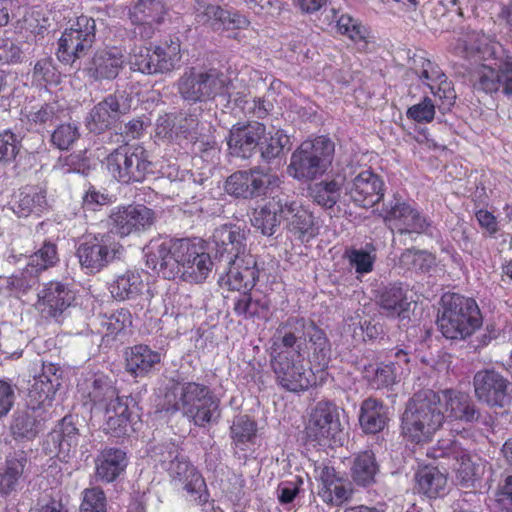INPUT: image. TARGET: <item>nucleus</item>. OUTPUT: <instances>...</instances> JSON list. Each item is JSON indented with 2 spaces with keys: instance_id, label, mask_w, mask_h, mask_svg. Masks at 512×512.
I'll use <instances>...</instances> for the list:
<instances>
[{
  "instance_id": "1",
  "label": "nucleus",
  "mask_w": 512,
  "mask_h": 512,
  "mask_svg": "<svg viewBox=\"0 0 512 512\" xmlns=\"http://www.w3.org/2000/svg\"><path fill=\"white\" fill-rule=\"evenodd\" d=\"M307 343L311 364L323 371L331 360V345L314 322L291 317L278 326L272 337L271 367L277 383L287 391L307 390L316 381L312 368L304 362L303 346Z\"/></svg>"
},
{
  "instance_id": "2",
  "label": "nucleus",
  "mask_w": 512,
  "mask_h": 512,
  "mask_svg": "<svg viewBox=\"0 0 512 512\" xmlns=\"http://www.w3.org/2000/svg\"><path fill=\"white\" fill-rule=\"evenodd\" d=\"M164 277L176 274L190 283H202L212 271L213 262L204 245L187 239L165 240L157 245L147 260Z\"/></svg>"
},
{
  "instance_id": "3",
  "label": "nucleus",
  "mask_w": 512,
  "mask_h": 512,
  "mask_svg": "<svg viewBox=\"0 0 512 512\" xmlns=\"http://www.w3.org/2000/svg\"><path fill=\"white\" fill-rule=\"evenodd\" d=\"M219 403L208 386L196 382H175L164 395L166 411H181L199 427H205L220 417Z\"/></svg>"
},
{
  "instance_id": "4",
  "label": "nucleus",
  "mask_w": 512,
  "mask_h": 512,
  "mask_svg": "<svg viewBox=\"0 0 512 512\" xmlns=\"http://www.w3.org/2000/svg\"><path fill=\"white\" fill-rule=\"evenodd\" d=\"M444 405L441 397L433 390H421L408 401L402 416V432L405 437L415 443H424L444 423Z\"/></svg>"
},
{
  "instance_id": "5",
  "label": "nucleus",
  "mask_w": 512,
  "mask_h": 512,
  "mask_svg": "<svg viewBox=\"0 0 512 512\" xmlns=\"http://www.w3.org/2000/svg\"><path fill=\"white\" fill-rule=\"evenodd\" d=\"M442 305L437 323L447 339H465L482 325L481 313L474 299L446 294L442 297Z\"/></svg>"
},
{
  "instance_id": "6",
  "label": "nucleus",
  "mask_w": 512,
  "mask_h": 512,
  "mask_svg": "<svg viewBox=\"0 0 512 512\" xmlns=\"http://www.w3.org/2000/svg\"><path fill=\"white\" fill-rule=\"evenodd\" d=\"M335 145L325 136L306 140L293 152L289 174L298 180H313L324 174L332 164Z\"/></svg>"
},
{
  "instance_id": "7",
  "label": "nucleus",
  "mask_w": 512,
  "mask_h": 512,
  "mask_svg": "<svg viewBox=\"0 0 512 512\" xmlns=\"http://www.w3.org/2000/svg\"><path fill=\"white\" fill-rule=\"evenodd\" d=\"M148 152L142 146L123 145L107 157V169L123 183L140 182L150 170Z\"/></svg>"
},
{
  "instance_id": "8",
  "label": "nucleus",
  "mask_w": 512,
  "mask_h": 512,
  "mask_svg": "<svg viewBox=\"0 0 512 512\" xmlns=\"http://www.w3.org/2000/svg\"><path fill=\"white\" fill-rule=\"evenodd\" d=\"M227 85V78L217 70L200 71L190 68L177 81V90L184 101L197 103L214 98Z\"/></svg>"
},
{
  "instance_id": "9",
  "label": "nucleus",
  "mask_w": 512,
  "mask_h": 512,
  "mask_svg": "<svg viewBox=\"0 0 512 512\" xmlns=\"http://www.w3.org/2000/svg\"><path fill=\"white\" fill-rule=\"evenodd\" d=\"M181 59L180 44L171 41L157 46L152 51L144 46H136L130 53V66L134 71L153 75L172 71Z\"/></svg>"
},
{
  "instance_id": "10",
  "label": "nucleus",
  "mask_w": 512,
  "mask_h": 512,
  "mask_svg": "<svg viewBox=\"0 0 512 512\" xmlns=\"http://www.w3.org/2000/svg\"><path fill=\"white\" fill-rule=\"evenodd\" d=\"M96 24L91 17L81 15L59 39L58 59L73 64L87 54L95 41Z\"/></svg>"
},
{
  "instance_id": "11",
  "label": "nucleus",
  "mask_w": 512,
  "mask_h": 512,
  "mask_svg": "<svg viewBox=\"0 0 512 512\" xmlns=\"http://www.w3.org/2000/svg\"><path fill=\"white\" fill-rule=\"evenodd\" d=\"M381 216L389 229L401 236L419 235L429 227L427 218L420 211L396 196L383 204Z\"/></svg>"
},
{
  "instance_id": "12",
  "label": "nucleus",
  "mask_w": 512,
  "mask_h": 512,
  "mask_svg": "<svg viewBox=\"0 0 512 512\" xmlns=\"http://www.w3.org/2000/svg\"><path fill=\"white\" fill-rule=\"evenodd\" d=\"M122 245L110 234L86 239L77 248V257L82 268L97 273L122 253Z\"/></svg>"
},
{
  "instance_id": "13",
  "label": "nucleus",
  "mask_w": 512,
  "mask_h": 512,
  "mask_svg": "<svg viewBox=\"0 0 512 512\" xmlns=\"http://www.w3.org/2000/svg\"><path fill=\"white\" fill-rule=\"evenodd\" d=\"M60 378L61 371L56 364L43 362L40 372L33 375V383L28 392V408L47 412L61 385Z\"/></svg>"
},
{
  "instance_id": "14",
  "label": "nucleus",
  "mask_w": 512,
  "mask_h": 512,
  "mask_svg": "<svg viewBox=\"0 0 512 512\" xmlns=\"http://www.w3.org/2000/svg\"><path fill=\"white\" fill-rule=\"evenodd\" d=\"M278 176L254 169L237 171L230 175L225 182V191L237 198H255L265 193L269 186H278Z\"/></svg>"
},
{
  "instance_id": "15",
  "label": "nucleus",
  "mask_w": 512,
  "mask_h": 512,
  "mask_svg": "<svg viewBox=\"0 0 512 512\" xmlns=\"http://www.w3.org/2000/svg\"><path fill=\"white\" fill-rule=\"evenodd\" d=\"M452 455L458 466L456 468L457 479L465 487L473 486L484 473L485 465L482 458L470 451L463 449L458 441H453L450 447L441 449L439 453L433 452L432 456L445 457Z\"/></svg>"
},
{
  "instance_id": "16",
  "label": "nucleus",
  "mask_w": 512,
  "mask_h": 512,
  "mask_svg": "<svg viewBox=\"0 0 512 512\" xmlns=\"http://www.w3.org/2000/svg\"><path fill=\"white\" fill-rule=\"evenodd\" d=\"M132 98L122 92L107 96L99 102L90 112V129L103 131L116 123L131 109Z\"/></svg>"
},
{
  "instance_id": "17",
  "label": "nucleus",
  "mask_w": 512,
  "mask_h": 512,
  "mask_svg": "<svg viewBox=\"0 0 512 512\" xmlns=\"http://www.w3.org/2000/svg\"><path fill=\"white\" fill-rule=\"evenodd\" d=\"M154 220V212L144 205L119 207L109 217L110 226L122 237L150 228Z\"/></svg>"
},
{
  "instance_id": "18",
  "label": "nucleus",
  "mask_w": 512,
  "mask_h": 512,
  "mask_svg": "<svg viewBox=\"0 0 512 512\" xmlns=\"http://www.w3.org/2000/svg\"><path fill=\"white\" fill-rule=\"evenodd\" d=\"M159 461L169 472V475L184 484V489L188 493H199L204 488V480L196 469L184 458L179 457L177 446L171 443L168 451L162 453Z\"/></svg>"
},
{
  "instance_id": "19",
  "label": "nucleus",
  "mask_w": 512,
  "mask_h": 512,
  "mask_svg": "<svg viewBox=\"0 0 512 512\" xmlns=\"http://www.w3.org/2000/svg\"><path fill=\"white\" fill-rule=\"evenodd\" d=\"M265 132V126L257 121L233 125L227 138L230 153L241 158H250L259 147Z\"/></svg>"
},
{
  "instance_id": "20",
  "label": "nucleus",
  "mask_w": 512,
  "mask_h": 512,
  "mask_svg": "<svg viewBox=\"0 0 512 512\" xmlns=\"http://www.w3.org/2000/svg\"><path fill=\"white\" fill-rule=\"evenodd\" d=\"M213 243L219 263L231 262L233 259L248 255L245 230L237 225L225 224L216 228Z\"/></svg>"
},
{
  "instance_id": "21",
  "label": "nucleus",
  "mask_w": 512,
  "mask_h": 512,
  "mask_svg": "<svg viewBox=\"0 0 512 512\" xmlns=\"http://www.w3.org/2000/svg\"><path fill=\"white\" fill-rule=\"evenodd\" d=\"M306 431L319 442L334 439L341 431L337 407L329 402H319L310 414Z\"/></svg>"
},
{
  "instance_id": "22",
  "label": "nucleus",
  "mask_w": 512,
  "mask_h": 512,
  "mask_svg": "<svg viewBox=\"0 0 512 512\" xmlns=\"http://www.w3.org/2000/svg\"><path fill=\"white\" fill-rule=\"evenodd\" d=\"M383 185L377 174L364 170L346 184V194L358 206L368 208L383 197Z\"/></svg>"
},
{
  "instance_id": "23",
  "label": "nucleus",
  "mask_w": 512,
  "mask_h": 512,
  "mask_svg": "<svg viewBox=\"0 0 512 512\" xmlns=\"http://www.w3.org/2000/svg\"><path fill=\"white\" fill-rule=\"evenodd\" d=\"M479 401L492 407H503L507 399V380L494 370L478 371L473 379Z\"/></svg>"
},
{
  "instance_id": "24",
  "label": "nucleus",
  "mask_w": 512,
  "mask_h": 512,
  "mask_svg": "<svg viewBox=\"0 0 512 512\" xmlns=\"http://www.w3.org/2000/svg\"><path fill=\"white\" fill-rule=\"evenodd\" d=\"M228 266V271L220 279L222 285L232 291H251L258 279L256 260L252 255L233 259L231 262H223Z\"/></svg>"
},
{
  "instance_id": "25",
  "label": "nucleus",
  "mask_w": 512,
  "mask_h": 512,
  "mask_svg": "<svg viewBox=\"0 0 512 512\" xmlns=\"http://www.w3.org/2000/svg\"><path fill=\"white\" fill-rule=\"evenodd\" d=\"M37 297L36 308L42 314L54 319H58L74 300L68 287L59 281L44 284Z\"/></svg>"
},
{
  "instance_id": "26",
  "label": "nucleus",
  "mask_w": 512,
  "mask_h": 512,
  "mask_svg": "<svg viewBox=\"0 0 512 512\" xmlns=\"http://www.w3.org/2000/svg\"><path fill=\"white\" fill-rule=\"evenodd\" d=\"M125 64V55L118 47L96 51L88 67V75L96 81L115 79Z\"/></svg>"
},
{
  "instance_id": "27",
  "label": "nucleus",
  "mask_w": 512,
  "mask_h": 512,
  "mask_svg": "<svg viewBox=\"0 0 512 512\" xmlns=\"http://www.w3.org/2000/svg\"><path fill=\"white\" fill-rule=\"evenodd\" d=\"M473 86L485 93H493L501 87L503 93L512 95V64L507 63L501 69H494L489 65H481L472 73Z\"/></svg>"
},
{
  "instance_id": "28",
  "label": "nucleus",
  "mask_w": 512,
  "mask_h": 512,
  "mask_svg": "<svg viewBox=\"0 0 512 512\" xmlns=\"http://www.w3.org/2000/svg\"><path fill=\"white\" fill-rule=\"evenodd\" d=\"M319 481L318 495L323 502L332 506H340L352 498L351 484L339 476L333 467H322Z\"/></svg>"
},
{
  "instance_id": "29",
  "label": "nucleus",
  "mask_w": 512,
  "mask_h": 512,
  "mask_svg": "<svg viewBox=\"0 0 512 512\" xmlns=\"http://www.w3.org/2000/svg\"><path fill=\"white\" fill-rule=\"evenodd\" d=\"M450 48L456 54L466 58L478 56L479 59H487L493 54L489 38L469 28H460L455 33L453 41L450 42Z\"/></svg>"
},
{
  "instance_id": "30",
  "label": "nucleus",
  "mask_w": 512,
  "mask_h": 512,
  "mask_svg": "<svg viewBox=\"0 0 512 512\" xmlns=\"http://www.w3.org/2000/svg\"><path fill=\"white\" fill-rule=\"evenodd\" d=\"M280 207V217L286 222L287 229L298 237H313L316 234L314 218L311 212L296 201L283 198L277 202Z\"/></svg>"
},
{
  "instance_id": "31",
  "label": "nucleus",
  "mask_w": 512,
  "mask_h": 512,
  "mask_svg": "<svg viewBox=\"0 0 512 512\" xmlns=\"http://www.w3.org/2000/svg\"><path fill=\"white\" fill-rule=\"evenodd\" d=\"M78 429L67 418H63L59 427L53 430L44 442V449L59 459L67 461L76 452Z\"/></svg>"
},
{
  "instance_id": "32",
  "label": "nucleus",
  "mask_w": 512,
  "mask_h": 512,
  "mask_svg": "<svg viewBox=\"0 0 512 512\" xmlns=\"http://www.w3.org/2000/svg\"><path fill=\"white\" fill-rule=\"evenodd\" d=\"M167 8L163 0H138L130 11L132 22L139 26L140 35L150 38L153 34V26L162 23Z\"/></svg>"
},
{
  "instance_id": "33",
  "label": "nucleus",
  "mask_w": 512,
  "mask_h": 512,
  "mask_svg": "<svg viewBox=\"0 0 512 512\" xmlns=\"http://www.w3.org/2000/svg\"><path fill=\"white\" fill-rule=\"evenodd\" d=\"M83 395L100 408L106 409L107 404L115 403L123 398L118 395L114 381L104 374H95L81 384Z\"/></svg>"
},
{
  "instance_id": "34",
  "label": "nucleus",
  "mask_w": 512,
  "mask_h": 512,
  "mask_svg": "<svg viewBox=\"0 0 512 512\" xmlns=\"http://www.w3.org/2000/svg\"><path fill=\"white\" fill-rule=\"evenodd\" d=\"M96 478L106 483L113 482L126 468V453L121 449L106 448L95 459Z\"/></svg>"
},
{
  "instance_id": "35",
  "label": "nucleus",
  "mask_w": 512,
  "mask_h": 512,
  "mask_svg": "<svg viewBox=\"0 0 512 512\" xmlns=\"http://www.w3.org/2000/svg\"><path fill=\"white\" fill-rule=\"evenodd\" d=\"M378 304L387 316L404 319L407 317L411 302L408 301L402 285L393 283L380 290Z\"/></svg>"
},
{
  "instance_id": "36",
  "label": "nucleus",
  "mask_w": 512,
  "mask_h": 512,
  "mask_svg": "<svg viewBox=\"0 0 512 512\" xmlns=\"http://www.w3.org/2000/svg\"><path fill=\"white\" fill-rule=\"evenodd\" d=\"M442 395L448 417L465 422H473L479 418V412L468 394L447 389Z\"/></svg>"
},
{
  "instance_id": "37",
  "label": "nucleus",
  "mask_w": 512,
  "mask_h": 512,
  "mask_svg": "<svg viewBox=\"0 0 512 512\" xmlns=\"http://www.w3.org/2000/svg\"><path fill=\"white\" fill-rule=\"evenodd\" d=\"M388 420V408L382 402L374 398L362 402L359 423L365 433L375 434L382 431Z\"/></svg>"
},
{
  "instance_id": "38",
  "label": "nucleus",
  "mask_w": 512,
  "mask_h": 512,
  "mask_svg": "<svg viewBox=\"0 0 512 512\" xmlns=\"http://www.w3.org/2000/svg\"><path fill=\"white\" fill-rule=\"evenodd\" d=\"M48 207L46 191L37 187H25L15 196L12 210L19 217H27L32 213L39 214Z\"/></svg>"
},
{
  "instance_id": "39",
  "label": "nucleus",
  "mask_w": 512,
  "mask_h": 512,
  "mask_svg": "<svg viewBox=\"0 0 512 512\" xmlns=\"http://www.w3.org/2000/svg\"><path fill=\"white\" fill-rule=\"evenodd\" d=\"M161 356L147 345H135L126 352L127 370L134 376H144L160 362Z\"/></svg>"
},
{
  "instance_id": "40",
  "label": "nucleus",
  "mask_w": 512,
  "mask_h": 512,
  "mask_svg": "<svg viewBox=\"0 0 512 512\" xmlns=\"http://www.w3.org/2000/svg\"><path fill=\"white\" fill-rule=\"evenodd\" d=\"M27 457L24 452L15 453L6 460L5 466L0 471V494L8 496L16 491L27 465Z\"/></svg>"
},
{
  "instance_id": "41",
  "label": "nucleus",
  "mask_w": 512,
  "mask_h": 512,
  "mask_svg": "<svg viewBox=\"0 0 512 512\" xmlns=\"http://www.w3.org/2000/svg\"><path fill=\"white\" fill-rule=\"evenodd\" d=\"M277 202H283V198L279 196L273 197L267 204L252 212L251 223L263 235H273L282 220L280 217V207Z\"/></svg>"
},
{
  "instance_id": "42",
  "label": "nucleus",
  "mask_w": 512,
  "mask_h": 512,
  "mask_svg": "<svg viewBox=\"0 0 512 512\" xmlns=\"http://www.w3.org/2000/svg\"><path fill=\"white\" fill-rule=\"evenodd\" d=\"M345 183V177L337 175L331 180L315 183L309 188L313 201L324 208H332L340 198L341 187Z\"/></svg>"
},
{
  "instance_id": "43",
  "label": "nucleus",
  "mask_w": 512,
  "mask_h": 512,
  "mask_svg": "<svg viewBox=\"0 0 512 512\" xmlns=\"http://www.w3.org/2000/svg\"><path fill=\"white\" fill-rule=\"evenodd\" d=\"M47 412L43 410L27 411L18 414L12 424L11 430L15 437L31 439L42 428V422L47 418Z\"/></svg>"
},
{
  "instance_id": "44",
  "label": "nucleus",
  "mask_w": 512,
  "mask_h": 512,
  "mask_svg": "<svg viewBox=\"0 0 512 512\" xmlns=\"http://www.w3.org/2000/svg\"><path fill=\"white\" fill-rule=\"evenodd\" d=\"M378 470L374 453L364 451L355 457L351 467V477L357 485L367 487L375 482Z\"/></svg>"
},
{
  "instance_id": "45",
  "label": "nucleus",
  "mask_w": 512,
  "mask_h": 512,
  "mask_svg": "<svg viewBox=\"0 0 512 512\" xmlns=\"http://www.w3.org/2000/svg\"><path fill=\"white\" fill-rule=\"evenodd\" d=\"M110 292L115 299H132L139 295L143 288V281L138 272L126 271L118 275L110 284Z\"/></svg>"
},
{
  "instance_id": "46",
  "label": "nucleus",
  "mask_w": 512,
  "mask_h": 512,
  "mask_svg": "<svg viewBox=\"0 0 512 512\" xmlns=\"http://www.w3.org/2000/svg\"><path fill=\"white\" fill-rule=\"evenodd\" d=\"M104 411L106 416L105 430L116 437L125 433L130 415L127 399H116L115 403L107 404Z\"/></svg>"
},
{
  "instance_id": "47",
  "label": "nucleus",
  "mask_w": 512,
  "mask_h": 512,
  "mask_svg": "<svg viewBox=\"0 0 512 512\" xmlns=\"http://www.w3.org/2000/svg\"><path fill=\"white\" fill-rule=\"evenodd\" d=\"M37 282V276L25 267L17 275L0 277V292L4 295H14L19 298L31 290Z\"/></svg>"
},
{
  "instance_id": "48",
  "label": "nucleus",
  "mask_w": 512,
  "mask_h": 512,
  "mask_svg": "<svg viewBox=\"0 0 512 512\" xmlns=\"http://www.w3.org/2000/svg\"><path fill=\"white\" fill-rule=\"evenodd\" d=\"M418 489L428 497H437L444 492L447 478L435 467H424L416 474Z\"/></svg>"
},
{
  "instance_id": "49",
  "label": "nucleus",
  "mask_w": 512,
  "mask_h": 512,
  "mask_svg": "<svg viewBox=\"0 0 512 512\" xmlns=\"http://www.w3.org/2000/svg\"><path fill=\"white\" fill-rule=\"evenodd\" d=\"M233 310L244 318L262 317L267 314L269 303L265 297H257L250 291H243L235 300Z\"/></svg>"
},
{
  "instance_id": "50",
  "label": "nucleus",
  "mask_w": 512,
  "mask_h": 512,
  "mask_svg": "<svg viewBox=\"0 0 512 512\" xmlns=\"http://www.w3.org/2000/svg\"><path fill=\"white\" fill-rule=\"evenodd\" d=\"M337 31L349 37L359 50H367L370 43V32L358 20L345 14L337 20Z\"/></svg>"
},
{
  "instance_id": "51",
  "label": "nucleus",
  "mask_w": 512,
  "mask_h": 512,
  "mask_svg": "<svg viewBox=\"0 0 512 512\" xmlns=\"http://www.w3.org/2000/svg\"><path fill=\"white\" fill-rule=\"evenodd\" d=\"M58 260L56 245L51 242H45L41 248L29 257L26 267L28 271H32L37 276L38 273L53 267Z\"/></svg>"
},
{
  "instance_id": "52",
  "label": "nucleus",
  "mask_w": 512,
  "mask_h": 512,
  "mask_svg": "<svg viewBox=\"0 0 512 512\" xmlns=\"http://www.w3.org/2000/svg\"><path fill=\"white\" fill-rule=\"evenodd\" d=\"M225 17H228V11L219 5L198 3L195 7V21L213 30L225 25Z\"/></svg>"
},
{
  "instance_id": "53",
  "label": "nucleus",
  "mask_w": 512,
  "mask_h": 512,
  "mask_svg": "<svg viewBox=\"0 0 512 512\" xmlns=\"http://www.w3.org/2000/svg\"><path fill=\"white\" fill-rule=\"evenodd\" d=\"M366 248V250L351 248L345 251V258L358 275L370 273L374 268L375 248L372 244H368Z\"/></svg>"
},
{
  "instance_id": "54",
  "label": "nucleus",
  "mask_w": 512,
  "mask_h": 512,
  "mask_svg": "<svg viewBox=\"0 0 512 512\" xmlns=\"http://www.w3.org/2000/svg\"><path fill=\"white\" fill-rule=\"evenodd\" d=\"M132 324L131 313L127 309H119L100 319L99 332L104 337L116 336Z\"/></svg>"
},
{
  "instance_id": "55",
  "label": "nucleus",
  "mask_w": 512,
  "mask_h": 512,
  "mask_svg": "<svg viewBox=\"0 0 512 512\" xmlns=\"http://www.w3.org/2000/svg\"><path fill=\"white\" fill-rule=\"evenodd\" d=\"M288 143L289 137L281 130L269 134V137L265 134L259 145L261 156L266 160L274 159L283 152Z\"/></svg>"
},
{
  "instance_id": "56",
  "label": "nucleus",
  "mask_w": 512,
  "mask_h": 512,
  "mask_svg": "<svg viewBox=\"0 0 512 512\" xmlns=\"http://www.w3.org/2000/svg\"><path fill=\"white\" fill-rule=\"evenodd\" d=\"M399 261L407 269L426 271L434 264V257L426 251L407 249Z\"/></svg>"
},
{
  "instance_id": "57",
  "label": "nucleus",
  "mask_w": 512,
  "mask_h": 512,
  "mask_svg": "<svg viewBox=\"0 0 512 512\" xmlns=\"http://www.w3.org/2000/svg\"><path fill=\"white\" fill-rule=\"evenodd\" d=\"M106 506V496L102 489L92 487L84 490L81 512H106Z\"/></svg>"
},
{
  "instance_id": "58",
  "label": "nucleus",
  "mask_w": 512,
  "mask_h": 512,
  "mask_svg": "<svg viewBox=\"0 0 512 512\" xmlns=\"http://www.w3.org/2000/svg\"><path fill=\"white\" fill-rule=\"evenodd\" d=\"M415 73L429 88L446 78L437 64L424 58L416 65Z\"/></svg>"
},
{
  "instance_id": "59",
  "label": "nucleus",
  "mask_w": 512,
  "mask_h": 512,
  "mask_svg": "<svg viewBox=\"0 0 512 512\" xmlns=\"http://www.w3.org/2000/svg\"><path fill=\"white\" fill-rule=\"evenodd\" d=\"M79 137L78 127L74 124H61L51 135L52 143L60 150L68 149Z\"/></svg>"
},
{
  "instance_id": "60",
  "label": "nucleus",
  "mask_w": 512,
  "mask_h": 512,
  "mask_svg": "<svg viewBox=\"0 0 512 512\" xmlns=\"http://www.w3.org/2000/svg\"><path fill=\"white\" fill-rule=\"evenodd\" d=\"M176 123L177 117L175 113L160 116L156 122L155 137L164 142L178 140Z\"/></svg>"
},
{
  "instance_id": "61",
  "label": "nucleus",
  "mask_w": 512,
  "mask_h": 512,
  "mask_svg": "<svg viewBox=\"0 0 512 512\" xmlns=\"http://www.w3.org/2000/svg\"><path fill=\"white\" fill-rule=\"evenodd\" d=\"M255 432L254 422L245 415L236 418L231 426V436L237 444L251 441L255 436Z\"/></svg>"
},
{
  "instance_id": "62",
  "label": "nucleus",
  "mask_w": 512,
  "mask_h": 512,
  "mask_svg": "<svg viewBox=\"0 0 512 512\" xmlns=\"http://www.w3.org/2000/svg\"><path fill=\"white\" fill-rule=\"evenodd\" d=\"M430 90L434 96V103L436 104L439 101V109L449 110L453 106L456 94L451 83L446 78L442 79L439 84L430 87Z\"/></svg>"
},
{
  "instance_id": "63",
  "label": "nucleus",
  "mask_w": 512,
  "mask_h": 512,
  "mask_svg": "<svg viewBox=\"0 0 512 512\" xmlns=\"http://www.w3.org/2000/svg\"><path fill=\"white\" fill-rule=\"evenodd\" d=\"M176 117V129L178 139H196V134L200 125L198 116L196 114L178 113L176 114Z\"/></svg>"
},
{
  "instance_id": "64",
  "label": "nucleus",
  "mask_w": 512,
  "mask_h": 512,
  "mask_svg": "<svg viewBox=\"0 0 512 512\" xmlns=\"http://www.w3.org/2000/svg\"><path fill=\"white\" fill-rule=\"evenodd\" d=\"M435 115V103L432 99L425 97L420 103L411 106L407 116L417 122H430Z\"/></svg>"
}]
</instances>
